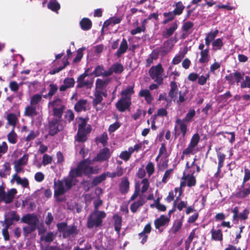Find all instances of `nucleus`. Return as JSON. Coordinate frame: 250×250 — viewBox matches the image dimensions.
Masks as SVG:
<instances>
[{"mask_svg":"<svg viewBox=\"0 0 250 250\" xmlns=\"http://www.w3.org/2000/svg\"><path fill=\"white\" fill-rule=\"evenodd\" d=\"M55 238V234L53 232H49L41 236V240L47 243L52 242Z\"/></svg>","mask_w":250,"mask_h":250,"instance_id":"nucleus-35","label":"nucleus"},{"mask_svg":"<svg viewBox=\"0 0 250 250\" xmlns=\"http://www.w3.org/2000/svg\"><path fill=\"white\" fill-rule=\"evenodd\" d=\"M48 8L52 11H57L60 9V5L56 0H52L48 3Z\"/></svg>","mask_w":250,"mask_h":250,"instance_id":"nucleus-49","label":"nucleus"},{"mask_svg":"<svg viewBox=\"0 0 250 250\" xmlns=\"http://www.w3.org/2000/svg\"><path fill=\"white\" fill-rule=\"evenodd\" d=\"M52 162V157L49 156L46 154L43 155L42 157V165L44 166L51 164Z\"/></svg>","mask_w":250,"mask_h":250,"instance_id":"nucleus-61","label":"nucleus"},{"mask_svg":"<svg viewBox=\"0 0 250 250\" xmlns=\"http://www.w3.org/2000/svg\"><path fill=\"white\" fill-rule=\"evenodd\" d=\"M77 180L74 176L69 173L68 177L64 178L61 180L54 181V197L58 201H62L59 196L63 194L70 189L73 185H75Z\"/></svg>","mask_w":250,"mask_h":250,"instance_id":"nucleus-2","label":"nucleus"},{"mask_svg":"<svg viewBox=\"0 0 250 250\" xmlns=\"http://www.w3.org/2000/svg\"><path fill=\"white\" fill-rule=\"evenodd\" d=\"M121 124L118 121H116L110 125L108 127V131L109 133H113L117 130L121 126Z\"/></svg>","mask_w":250,"mask_h":250,"instance_id":"nucleus-59","label":"nucleus"},{"mask_svg":"<svg viewBox=\"0 0 250 250\" xmlns=\"http://www.w3.org/2000/svg\"><path fill=\"white\" fill-rule=\"evenodd\" d=\"M174 190V191H170L169 192L168 195L166 198V200L167 202L170 203L174 199V197L177 192H179L178 197H179L180 196L181 194V191L179 190V189L178 188H175Z\"/></svg>","mask_w":250,"mask_h":250,"instance_id":"nucleus-47","label":"nucleus"},{"mask_svg":"<svg viewBox=\"0 0 250 250\" xmlns=\"http://www.w3.org/2000/svg\"><path fill=\"white\" fill-rule=\"evenodd\" d=\"M74 114L72 110L69 109L65 111L64 114L65 122L70 123L74 120Z\"/></svg>","mask_w":250,"mask_h":250,"instance_id":"nucleus-50","label":"nucleus"},{"mask_svg":"<svg viewBox=\"0 0 250 250\" xmlns=\"http://www.w3.org/2000/svg\"><path fill=\"white\" fill-rule=\"evenodd\" d=\"M105 71H104V68L103 65H98L95 68L93 74L96 77L101 76L103 77H108V76L104 75Z\"/></svg>","mask_w":250,"mask_h":250,"instance_id":"nucleus-45","label":"nucleus"},{"mask_svg":"<svg viewBox=\"0 0 250 250\" xmlns=\"http://www.w3.org/2000/svg\"><path fill=\"white\" fill-rule=\"evenodd\" d=\"M75 140L78 142L83 143L85 142L86 140V135L85 131L78 130Z\"/></svg>","mask_w":250,"mask_h":250,"instance_id":"nucleus-44","label":"nucleus"},{"mask_svg":"<svg viewBox=\"0 0 250 250\" xmlns=\"http://www.w3.org/2000/svg\"><path fill=\"white\" fill-rule=\"evenodd\" d=\"M114 229L116 231L119 233L120 231L122 226V217L118 214H115L113 216Z\"/></svg>","mask_w":250,"mask_h":250,"instance_id":"nucleus-29","label":"nucleus"},{"mask_svg":"<svg viewBox=\"0 0 250 250\" xmlns=\"http://www.w3.org/2000/svg\"><path fill=\"white\" fill-rule=\"evenodd\" d=\"M64 109V107L53 108V115L54 116L53 119H57L58 120L61 121L62 112Z\"/></svg>","mask_w":250,"mask_h":250,"instance_id":"nucleus-43","label":"nucleus"},{"mask_svg":"<svg viewBox=\"0 0 250 250\" xmlns=\"http://www.w3.org/2000/svg\"><path fill=\"white\" fill-rule=\"evenodd\" d=\"M174 6V9L172 12L165 13L164 16H172V14L174 15H181L185 8V6L181 1L177 2Z\"/></svg>","mask_w":250,"mask_h":250,"instance_id":"nucleus-19","label":"nucleus"},{"mask_svg":"<svg viewBox=\"0 0 250 250\" xmlns=\"http://www.w3.org/2000/svg\"><path fill=\"white\" fill-rule=\"evenodd\" d=\"M87 104V101L86 100L81 99L78 101L74 106L75 110L78 112H81L82 110H86V104Z\"/></svg>","mask_w":250,"mask_h":250,"instance_id":"nucleus-33","label":"nucleus"},{"mask_svg":"<svg viewBox=\"0 0 250 250\" xmlns=\"http://www.w3.org/2000/svg\"><path fill=\"white\" fill-rule=\"evenodd\" d=\"M178 28L176 21H172L168 27L166 28L165 31L163 32V36L165 38H168L172 36Z\"/></svg>","mask_w":250,"mask_h":250,"instance_id":"nucleus-17","label":"nucleus"},{"mask_svg":"<svg viewBox=\"0 0 250 250\" xmlns=\"http://www.w3.org/2000/svg\"><path fill=\"white\" fill-rule=\"evenodd\" d=\"M174 130L175 137L180 135L181 133L182 136L184 137L188 131V124L184 120L178 118L175 121Z\"/></svg>","mask_w":250,"mask_h":250,"instance_id":"nucleus-7","label":"nucleus"},{"mask_svg":"<svg viewBox=\"0 0 250 250\" xmlns=\"http://www.w3.org/2000/svg\"><path fill=\"white\" fill-rule=\"evenodd\" d=\"M48 106H51L52 108H61V107H64L65 108L64 106L62 104V100L57 97H55L54 99L49 102L48 103Z\"/></svg>","mask_w":250,"mask_h":250,"instance_id":"nucleus-34","label":"nucleus"},{"mask_svg":"<svg viewBox=\"0 0 250 250\" xmlns=\"http://www.w3.org/2000/svg\"><path fill=\"white\" fill-rule=\"evenodd\" d=\"M110 156V150L107 147H104L100 150L97 156L93 159V161L99 162L108 161Z\"/></svg>","mask_w":250,"mask_h":250,"instance_id":"nucleus-10","label":"nucleus"},{"mask_svg":"<svg viewBox=\"0 0 250 250\" xmlns=\"http://www.w3.org/2000/svg\"><path fill=\"white\" fill-rule=\"evenodd\" d=\"M218 33L219 31L218 29H216L214 31H211L209 33L206 34V38L212 42L215 40V38L217 36Z\"/></svg>","mask_w":250,"mask_h":250,"instance_id":"nucleus-55","label":"nucleus"},{"mask_svg":"<svg viewBox=\"0 0 250 250\" xmlns=\"http://www.w3.org/2000/svg\"><path fill=\"white\" fill-rule=\"evenodd\" d=\"M25 115L30 117L36 116L37 115L36 107L32 105L27 106L25 109Z\"/></svg>","mask_w":250,"mask_h":250,"instance_id":"nucleus-39","label":"nucleus"},{"mask_svg":"<svg viewBox=\"0 0 250 250\" xmlns=\"http://www.w3.org/2000/svg\"><path fill=\"white\" fill-rule=\"evenodd\" d=\"M17 192L16 189L14 188L8 190L7 193L5 192V203L7 204L11 203L13 201Z\"/></svg>","mask_w":250,"mask_h":250,"instance_id":"nucleus-28","label":"nucleus"},{"mask_svg":"<svg viewBox=\"0 0 250 250\" xmlns=\"http://www.w3.org/2000/svg\"><path fill=\"white\" fill-rule=\"evenodd\" d=\"M106 179L105 173L95 177L92 180V183L94 186H96L103 182Z\"/></svg>","mask_w":250,"mask_h":250,"instance_id":"nucleus-42","label":"nucleus"},{"mask_svg":"<svg viewBox=\"0 0 250 250\" xmlns=\"http://www.w3.org/2000/svg\"><path fill=\"white\" fill-rule=\"evenodd\" d=\"M119 190L122 194H126L129 188V182L127 178L124 177L122 179V181L119 184Z\"/></svg>","mask_w":250,"mask_h":250,"instance_id":"nucleus-22","label":"nucleus"},{"mask_svg":"<svg viewBox=\"0 0 250 250\" xmlns=\"http://www.w3.org/2000/svg\"><path fill=\"white\" fill-rule=\"evenodd\" d=\"M210 232L211 233L212 239L215 241H222L223 239V234L220 229H215L213 228L211 229Z\"/></svg>","mask_w":250,"mask_h":250,"instance_id":"nucleus-32","label":"nucleus"},{"mask_svg":"<svg viewBox=\"0 0 250 250\" xmlns=\"http://www.w3.org/2000/svg\"><path fill=\"white\" fill-rule=\"evenodd\" d=\"M170 219L169 217L164 215H161L159 218L156 219L154 221L155 228L159 232L161 233L164 229L168 226Z\"/></svg>","mask_w":250,"mask_h":250,"instance_id":"nucleus-8","label":"nucleus"},{"mask_svg":"<svg viewBox=\"0 0 250 250\" xmlns=\"http://www.w3.org/2000/svg\"><path fill=\"white\" fill-rule=\"evenodd\" d=\"M37 228V226L28 225L23 228V232L24 236H27L29 234L34 231Z\"/></svg>","mask_w":250,"mask_h":250,"instance_id":"nucleus-48","label":"nucleus"},{"mask_svg":"<svg viewBox=\"0 0 250 250\" xmlns=\"http://www.w3.org/2000/svg\"><path fill=\"white\" fill-rule=\"evenodd\" d=\"M93 160L84 159L80 162L75 168H72L70 171V175L76 179L77 177L85 175L90 176L92 174H97L99 172L98 166H93Z\"/></svg>","mask_w":250,"mask_h":250,"instance_id":"nucleus-1","label":"nucleus"},{"mask_svg":"<svg viewBox=\"0 0 250 250\" xmlns=\"http://www.w3.org/2000/svg\"><path fill=\"white\" fill-rule=\"evenodd\" d=\"M38 221V219L34 214H27L24 215L21 219V222L22 223L34 226H37Z\"/></svg>","mask_w":250,"mask_h":250,"instance_id":"nucleus-14","label":"nucleus"},{"mask_svg":"<svg viewBox=\"0 0 250 250\" xmlns=\"http://www.w3.org/2000/svg\"><path fill=\"white\" fill-rule=\"evenodd\" d=\"M14 181H16L18 185H21L24 188H27L29 185V182L27 178H21L17 174L12 176L11 182H13Z\"/></svg>","mask_w":250,"mask_h":250,"instance_id":"nucleus-21","label":"nucleus"},{"mask_svg":"<svg viewBox=\"0 0 250 250\" xmlns=\"http://www.w3.org/2000/svg\"><path fill=\"white\" fill-rule=\"evenodd\" d=\"M81 28L84 31L90 30L92 27V22L87 18H83L80 22Z\"/></svg>","mask_w":250,"mask_h":250,"instance_id":"nucleus-24","label":"nucleus"},{"mask_svg":"<svg viewBox=\"0 0 250 250\" xmlns=\"http://www.w3.org/2000/svg\"><path fill=\"white\" fill-rule=\"evenodd\" d=\"M195 115V111L193 109H190L188 112L187 113L185 117L182 119L184 121L188 124V122L191 121V119Z\"/></svg>","mask_w":250,"mask_h":250,"instance_id":"nucleus-51","label":"nucleus"},{"mask_svg":"<svg viewBox=\"0 0 250 250\" xmlns=\"http://www.w3.org/2000/svg\"><path fill=\"white\" fill-rule=\"evenodd\" d=\"M17 192L16 189L14 188L8 190L7 193L5 192V203L7 204L11 203L13 201Z\"/></svg>","mask_w":250,"mask_h":250,"instance_id":"nucleus-27","label":"nucleus"},{"mask_svg":"<svg viewBox=\"0 0 250 250\" xmlns=\"http://www.w3.org/2000/svg\"><path fill=\"white\" fill-rule=\"evenodd\" d=\"M158 56L159 51L157 49L154 50L146 60V66H149L153 63V60L158 58Z\"/></svg>","mask_w":250,"mask_h":250,"instance_id":"nucleus-31","label":"nucleus"},{"mask_svg":"<svg viewBox=\"0 0 250 250\" xmlns=\"http://www.w3.org/2000/svg\"><path fill=\"white\" fill-rule=\"evenodd\" d=\"M217 157L218 160V166L223 167L226 158V155L222 153H219Z\"/></svg>","mask_w":250,"mask_h":250,"instance_id":"nucleus-63","label":"nucleus"},{"mask_svg":"<svg viewBox=\"0 0 250 250\" xmlns=\"http://www.w3.org/2000/svg\"><path fill=\"white\" fill-rule=\"evenodd\" d=\"M11 167L10 164L6 162L2 166V167L0 169V177L2 178H6L10 175Z\"/></svg>","mask_w":250,"mask_h":250,"instance_id":"nucleus-25","label":"nucleus"},{"mask_svg":"<svg viewBox=\"0 0 250 250\" xmlns=\"http://www.w3.org/2000/svg\"><path fill=\"white\" fill-rule=\"evenodd\" d=\"M9 87L12 91L16 92L20 88V84L17 82L13 81L9 83Z\"/></svg>","mask_w":250,"mask_h":250,"instance_id":"nucleus-62","label":"nucleus"},{"mask_svg":"<svg viewBox=\"0 0 250 250\" xmlns=\"http://www.w3.org/2000/svg\"><path fill=\"white\" fill-rule=\"evenodd\" d=\"M124 70V66L121 63L115 62L107 70H105L104 75L109 76L113 73L115 74H121L123 72Z\"/></svg>","mask_w":250,"mask_h":250,"instance_id":"nucleus-13","label":"nucleus"},{"mask_svg":"<svg viewBox=\"0 0 250 250\" xmlns=\"http://www.w3.org/2000/svg\"><path fill=\"white\" fill-rule=\"evenodd\" d=\"M42 99V95L41 94H36L34 95L31 98L30 104L32 105H36Z\"/></svg>","mask_w":250,"mask_h":250,"instance_id":"nucleus-53","label":"nucleus"},{"mask_svg":"<svg viewBox=\"0 0 250 250\" xmlns=\"http://www.w3.org/2000/svg\"><path fill=\"white\" fill-rule=\"evenodd\" d=\"M94 98L92 101L93 106H96L100 104L103 100V97L106 98L107 96L106 90H100L95 89L94 92Z\"/></svg>","mask_w":250,"mask_h":250,"instance_id":"nucleus-12","label":"nucleus"},{"mask_svg":"<svg viewBox=\"0 0 250 250\" xmlns=\"http://www.w3.org/2000/svg\"><path fill=\"white\" fill-rule=\"evenodd\" d=\"M151 223H148L145 225L143 231L138 234V238L141 240L140 243L141 244L144 245L146 242L148 235L151 232Z\"/></svg>","mask_w":250,"mask_h":250,"instance_id":"nucleus-11","label":"nucleus"},{"mask_svg":"<svg viewBox=\"0 0 250 250\" xmlns=\"http://www.w3.org/2000/svg\"><path fill=\"white\" fill-rule=\"evenodd\" d=\"M63 83H64L67 86V87L71 88L74 86L75 84V81L73 78H67L64 80Z\"/></svg>","mask_w":250,"mask_h":250,"instance_id":"nucleus-64","label":"nucleus"},{"mask_svg":"<svg viewBox=\"0 0 250 250\" xmlns=\"http://www.w3.org/2000/svg\"><path fill=\"white\" fill-rule=\"evenodd\" d=\"M190 174H188L183 179L186 181L187 186L188 187L194 186L196 184V179L194 176H193L194 171H190Z\"/></svg>","mask_w":250,"mask_h":250,"instance_id":"nucleus-30","label":"nucleus"},{"mask_svg":"<svg viewBox=\"0 0 250 250\" xmlns=\"http://www.w3.org/2000/svg\"><path fill=\"white\" fill-rule=\"evenodd\" d=\"M6 119L9 125L13 126L15 128V126L18 121V118L16 114L14 113H10L7 115Z\"/></svg>","mask_w":250,"mask_h":250,"instance_id":"nucleus-37","label":"nucleus"},{"mask_svg":"<svg viewBox=\"0 0 250 250\" xmlns=\"http://www.w3.org/2000/svg\"><path fill=\"white\" fill-rule=\"evenodd\" d=\"M49 134L53 136L58 132L63 129V126L61 123V121L57 119H53L49 123Z\"/></svg>","mask_w":250,"mask_h":250,"instance_id":"nucleus-9","label":"nucleus"},{"mask_svg":"<svg viewBox=\"0 0 250 250\" xmlns=\"http://www.w3.org/2000/svg\"><path fill=\"white\" fill-rule=\"evenodd\" d=\"M199 135L198 133H195L192 136L189 145H190L193 147H195L199 143Z\"/></svg>","mask_w":250,"mask_h":250,"instance_id":"nucleus-54","label":"nucleus"},{"mask_svg":"<svg viewBox=\"0 0 250 250\" xmlns=\"http://www.w3.org/2000/svg\"><path fill=\"white\" fill-rule=\"evenodd\" d=\"M105 217L106 213L104 211L94 210L87 218V228L92 229L99 227L102 225L103 219Z\"/></svg>","mask_w":250,"mask_h":250,"instance_id":"nucleus-5","label":"nucleus"},{"mask_svg":"<svg viewBox=\"0 0 250 250\" xmlns=\"http://www.w3.org/2000/svg\"><path fill=\"white\" fill-rule=\"evenodd\" d=\"M209 49L207 48L205 50L201 51L200 55L201 58L199 60V62L201 63H204L208 62L209 61Z\"/></svg>","mask_w":250,"mask_h":250,"instance_id":"nucleus-36","label":"nucleus"},{"mask_svg":"<svg viewBox=\"0 0 250 250\" xmlns=\"http://www.w3.org/2000/svg\"><path fill=\"white\" fill-rule=\"evenodd\" d=\"M240 87L242 89L248 88L250 89V76H245L244 79L241 82Z\"/></svg>","mask_w":250,"mask_h":250,"instance_id":"nucleus-46","label":"nucleus"},{"mask_svg":"<svg viewBox=\"0 0 250 250\" xmlns=\"http://www.w3.org/2000/svg\"><path fill=\"white\" fill-rule=\"evenodd\" d=\"M138 96L140 97L144 98L146 103L148 104H151L153 101V98L150 92L147 89H141L139 93Z\"/></svg>","mask_w":250,"mask_h":250,"instance_id":"nucleus-20","label":"nucleus"},{"mask_svg":"<svg viewBox=\"0 0 250 250\" xmlns=\"http://www.w3.org/2000/svg\"><path fill=\"white\" fill-rule=\"evenodd\" d=\"M7 139L9 142L12 144H15L17 143L18 136L14 131V127H13L12 130L8 134Z\"/></svg>","mask_w":250,"mask_h":250,"instance_id":"nucleus-40","label":"nucleus"},{"mask_svg":"<svg viewBox=\"0 0 250 250\" xmlns=\"http://www.w3.org/2000/svg\"><path fill=\"white\" fill-rule=\"evenodd\" d=\"M209 78V72H208L205 76L201 75L198 78V83L201 85H205Z\"/></svg>","mask_w":250,"mask_h":250,"instance_id":"nucleus-58","label":"nucleus"},{"mask_svg":"<svg viewBox=\"0 0 250 250\" xmlns=\"http://www.w3.org/2000/svg\"><path fill=\"white\" fill-rule=\"evenodd\" d=\"M223 44L222 39L218 38L215 39L212 42V50L214 51L221 50Z\"/></svg>","mask_w":250,"mask_h":250,"instance_id":"nucleus-38","label":"nucleus"},{"mask_svg":"<svg viewBox=\"0 0 250 250\" xmlns=\"http://www.w3.org/2000/svg\"><path fill=\"white\" fill-rule=\"evenodd\" d=\"M164 69L161 64L152 66L149 69L148 73L150 78L159 85L162 84L164 81L163 72Z\"/></svg>","mask_w":250,"mask_h":250,"instance_id":"nucleus-6","label":"nucleus"},{"mask_svg":"<svg viewBox=\"0 0 250 250\" xmlns=\"http://www.w3.org/2000/svg\"><path fill=\"white\" fill-rule=\"evenodd\" d=\"M145 202V198L140 196L137 201L133 202L130 206V210L133 213L137 211L138 209L143 206Z\"/></svg>","mask_w":250,"mask_h":250,"instance_id":"nucleus-23","label":"nucleus"},{"mask_svg":"<svg viewBox=\"0 0 250 250\" xmlns=\"http://www.w3.org/2000/svg\"><path fill=\"white\" fill-rule=\"evenodd\" d=\"M244 176L242 184V187H243L245 185V183L250 180V170L247 168L244 169Z\"/></svg>","mask_w":250,"mask_h":250,"instance_id":"nucleus-60","label":"nucleus"},{"mask_svg":"<svg viewBox=\"0 0 250 250\" xmlns=\"http://www.w3.org/2000/svg\"><path fill=\"white\" fill-rule=\"evenodd\" d=\"M134 93V85H129L121 91V97L115 104V107L119 112H124L130 109L131 96Z\"/></svg>","mask_w":250,"mask_h":250,"instance_id":"nucleus-3","label":"nucleus"},{"mask_svg":"<svg viewBox=\"0 0 250 250\" xmlns=\"http://www.w3.org/2000/svg\"><path fill=\"white\" fill-rule=\"evenodd\" d=\"M58 231L62 234L63 238L72 240L79 233L77 227L73 225L68 226L66 223L62 222L57 225Z\"/></svg>","mask_w":250,"mask_h":250,"instance_id":"nucleus-4","label":"nucleus"},{"mask_svg":"<svg viewBox=\"0 0 250 250\" xmlns=\"http://www.w3.org/2000/svg\"><path fill=\"white\" fill-rule=\"evenodd\" d=\"M88 76L86 71H85L83 74L81 75L77 79V85L78 88H82L84 86L89 88L91 85V83L88 80H85V78Z\"/></svg>","mask_w":250,"mask_h":250,"instance_id":"nucleus-15","label":"nucleus"},{"mask_svg":"<svg viewBox=\"0 0 250 250\" xmlns=\"http://www.w3.org/2000/svg\"><path fill=\"white\" fill-rule=\"evenodd\" d=\"M106 86L104 84L103 80L98 79L96 81V89L100 90H106Z\"/></svg>","mask_w":250,"mask_h":250,"instance_id":"nucleus-57","label":"nucleus"},{"mask_svg":"<svg viewBox=\"0 0 250 250\" xmlns=\"http://www.w3.org/2000/svg\"><path fill=\"white\" fill-rule=\"evenodd\" d=\"M250 194V184H247L246 187L245 186L242 187V185L240 189L237 191L235 194V196L237 198L244 199Z\"/></svg>","mask_w":250,"mask_h":250,"instance_id":"nucleus-16","label":"nucleus"},{"mask_svg":"<svg viewBox=\"0 0 250 250\" xmlns=\"http://www.w3.org/2000/svg\"><path fill=\"white\" fill-rule=\"evenodd\" d=\"M128 48V45L126 40L123 39L120 47L116 52V55L117 57H120L122 54L125 53Z\"/></svg>","mask_w":250,"mask_h":250,"instance_id":"nucleus-26","label":"nucleus"},{"mask_svg":"<svg viewBox=\"0 0 250 250\" xmlns=\"http://www.w3.org/2000/svg\"><path fill=\"white\" fill-rule=\"evenodd\" d=\"M151 208L156 207L159 210L164 211L166 210V207L159 202V199L155 200L154 204L150 205Z\"/></svg>","mask_w":250,"mask_h":250,"instance_id":"nucleus-56","label":"nucleus"},{"mask_svg":"<svg viewBox=\"0 0 250 250\" xmlns=\"http://www.w3.org/2000/svg\"><path fill=\"white\" fill-rule=\"evenodd\" d=\"M244 75V73H242L239 71H235V72L233 73V76L235 78V82L237 83H241V82L244 79L245 76Z\"/></svg>","mask_w":250,"mask_h":250,"instance_id":"nucleus-52","label":"nucleus"},{"mask_svg":"<svg viewBox=\"0 0 250 250\" xmlns=\"http://www.w3.org/2000/svg\"><path fill=\"white\" fill-rule=\"evenodd\" d=\"M183 225V221L181 219H177L175 220L173 224L172 228L171 230L174 233H176L181 228Z\"/></svg>","mask_w":250,"mask_h":250,"instance_id":"nucleus-41","label":"nucleus"},{"mask_svg":"<svg viewBox=\"0 0 250 250\" xmlns=\"http://www.w3.org/2000/svg\"><path fill=\"white\" fill-rule=\"evenodd\" d=\"M122 19L120 17H111L109 19L104 22L102 29L101 30L102 34L104 33V29L107 27L109 25L113 26L120 22Z\"/></svg>","mask_w":250,"mask_h":250,"instance_id":"nucleus-18","label":"nucleus"}]
</instances>
